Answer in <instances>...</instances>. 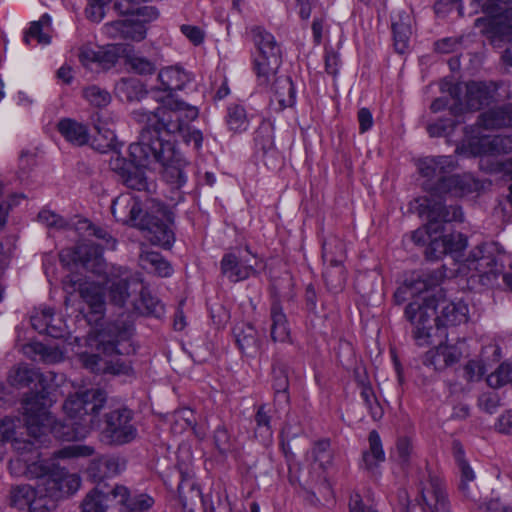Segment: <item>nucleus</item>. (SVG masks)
I'll use <instances>...</instances> for the list:
<instances>
[{
  "label": "nucleus",
  "instance_id": "774afa93",
  "mask_svg": "<svg viewBox=\"0 0 512 512\" xmlns=\"http://www.w3.org/2000/svg\"><path fill=\"white\" fill-rule=\"evenodd\" d=\"M9 207L4 200L2 185L0 184V230L4 228L7 222Z\"/></svg>",
  "mask_w": 512,
  "mask_h": 512
},
{
  "label": "nucleus",
  "instance_id": "0eeeda50",
  "mask_svg": "<svg viewBox=\"0 0 512 512\" xmlns=\"http://www.w3.org/2000/svg\"><path fill=\"white\" fill-rule=\"evenodd\" d=\"M111 209L118 221L146 230L153 244L166 249L173 245V214L154 199L146 198L143 203L137 196L122 194L113 201Z\"/></svg>",
  "mask_w": 512,
  "mask_h": 512
},
{
  "label": "nucleus",
  "instance_id": "4d7b16f0",
  "mask_svg": "<svg viewBox=\"0 0 512 512\" xmlns=\"http://www.w3.org/2000/svg\"><path fill=\"white\" fill-rule=\"evenodd\" d=\"M359 129L361 133H365L373 126L372 113L367 108H361L358 111Z\"/></svg>",
  "mask_w": 512,
  "mask_h": 512
},
{
  "label": "nucleus",
  "instance_id": "c9c22d12",
  "mask_svg": "<svg viewBox=\"0 0 512 512\" xmlns=\"http://www.w3.org/2000/svg\"><path fill=\"white\" fill-rule=\"evenodd\" d=\"M143 85L136 78H122L116 83L114 92L121 101H135L140 99L143 94Z\"/></svg>",
  "mask_w": 512,
  "mask_h": 512
},
{
  "label": "nucleus",
  "instance_id": "052dcab7",
  "mask_svg": "<svg viewBox=\"0 0 512 512\" xmlns=\"http://www.w3.org/2000/svg\"><path fill=\"white\" fill-rule=\"evenodd\" d=\"M457 462L461 472L460 481H469L470 483H473L476 476L470 465L460 456H457Z\"/></svg>",
  "mask_w": 512,
  "mask_h": 512
},
{
  "label": "nucleus",
  "instance_id": "338daca9",
  "mask_svg": "<svg viewBox=\"0 0 512 512\" xmlns=\"http://www.w3.org/2000/svg\"><path fill=\"white\" fill-rule=\"evenodd\" d=\"M452 122L442 125L440 123H432L428 126V132L431 136L447 135L448 130L452 127Z\"/></svg>",
  "mask_w": 512,
  "mask_h": 512
},
{
  "label": "nucleus",
  "instance_id": "864d4df0",
  "mask_svg": "<svg viewBox=\"0 0 512 512\" xmlns=\"http://www.w3.org/2000/svg\"><path fill=\"white\" fill-rule=\"evenodd\" d=\"M182 139L188 143H193L196 149H200L203 143V135L200 130L191 129L188 125L185 127V132H178Z\"/></svg>",
  "mask_w": 512,
  "mask_h": 512
},
{
  "label": "nucleus",
  "instance_id": "423d86ee",
  "mask_svg": "<svg viewBox=\"0 0 512 512\" xmlns=\"http://www.w3.org/2000/svg\"><path fill=\"white\" fill-rule=\"evenodd\" d=\"M415 203L419 215L427 219L428 223L413 232L412 240L419 245L428 244L426 256L429 259L449 255L461 266L466 258L463 252L468 245L467 237L460 232L446 231L441 222L461 221L462 210L457 206L446 208L441 202L427 198L417 199Z\"/></svg>",
  "mask_w": 512,
  "mask_h": 512
},
{
  "label": "nucleus",
  "instance_id": "393cba45",
  "mask_svg": "<svg viewBox=\"0 0 512 512\" xmlns=\"http://www.w3.org/2000/svg\"><path fill=\"white\" fill-rule=\"evenodd\" d=\"M233 334L239 349L247 354L254 355L260 349V340L257 330L249 323H240L234 327Z\"/></svg>",
  "mask_w": 512,
  "mask_h": 512
},
{
  "label": "nucleus",
  "instance_id": "0e129e2a",
  "mask_svg": "<svg viewBox=\"0 0 512 512\" xmlns=\"http://www.w3.org/2000/svg\"><path fill=\"white\" fill-rule=\"evenodd\" d=\"M365 406L374 420H379L382 418L383 409L376 398L370 400L369 402H366Z\"/></svg>",
  "mask_w": 512,
  "mask_h": 512
},
{
  "label": "nucleus",
  "instance_id": "37998d69",
  "mask_svg": "<svg viewBox=\"0 0 512 512\" xmlns=\"http://www.w3.org/2000/svg\"><path fill=\"white\" fill-rule=\"evenodd\" d=\"M101 465H104L106 467V471L104 473L107 475L117 474L122 469V466L118 458L99 457L92 462V465L89 468V471L93 477H97L98 474L101 473Z\"/></svg>",
  "mask_w": 512,
  "mask_h": 512
},
{
  "label": "nucleus",
  "instance_id": "1a4fd4ad",
  "mask_svg": "<svg viewBox=\"0 0 512 512\" xmlns=\"http://www.w3.org/2000/svg\"><path fill=\"white\" fill-rule=\"evenodd\" d=\"M173 147L169 140L158 137L149 127L142 125L139 141L129 146V165L155 169L164 167L163 176L167 182L181 187L186 183V175L180 166L172 161Z\"/></svg>",
  "mask_w": 512,
  "mask_h": 512
},
{
  "label": "nucleus",
  "instance_id": "473e14b6",
  "mask_svg": "<svg viewBox=\"0 0 512 512\" xmlns=\"http://www.w3.org/2000/svg\"><path fill=\"white\" fill-rule=\"evenodd\" d=\"M140 265L143 269L161 277H168L173 272L171 265L159 253L154 251L143 252L140 256Z\"/></svg>",
  "mask_w": 512,
  "mask_h": 512
},
{
  "label": "nucleus",
  "instance_id": "13d9d810",
  "mask_svg": "<svg viewBox=\"0 0 512 512\" xmlns=\"http://www.w3.org/2000/svg\"><path fill=\"white\" fill-rule=\"evenodd\" d=\"M484 372V366L478 361H469L465 366V373L469 380L479 379Z\"/></svg>",
  "mask_w": 512,
  "mask_h": 512
},
{
  "label": "nucleus",
  "instance_id": "39448f33",
  "mask_svg": "<svg viewBox=\"0 0 512 512\" xmlns=\"http://www.w3.org/2000/svg\"><path fill=\"white\" fill-rule=\"evenodd\" d=\"M512 127V104L497 106L482 113L475 127L466 132L462 144L456 148L460 155L480 157V168L487 172H504L512 178V159L502 162V153L512 151V137L490 135L488 131Z\"/></svg>",
  "mask_w": 512,
  "mask_h": 512
},
{
  "label": "nucleus",
  "instance_id": "09e8293b",
  "mask_svg": "<svg viewBox=\"0 0 512 512\" xmlns=\"http://www.w3.org/2000/svg\"><path fill=\"white\" fill-rule=\"evenodd\" d=\"M329 446V442L324 440L317 443L312 449V457L314 461L319 464L320 468H325V466L330 463L331 456Z\"/></svg>",
  "mask_w": 512,
  "mask_h": 512
},
{
  "label": "nucleus",
  "instance_id": "b1692460",
  "mask_svg": "<svg viewBox=\"0 0 512 512\" xmlns=\"http://www.w3.org/2000/svg\"><path fill=\"white\" fill-rule=\"evenodd\" d=\"M50 321H53V310L48 307L37 308L31 315V324L39 333H46L54 338L65 337L68 333L65 321H59V326L49 328Z\"/></svg>",
  "mask_w": 512,
  "mask_h": 512
},
{
  "label": "nucleus",
  "instance_id": "2eb2a0df",
  "mask_svg": "<svg viewBox=\"0 0 512 512\" xmlns=\"http://www.w3.org/2000/svg\"><path fill=\"white\" fill-rule=\"evenodd\" d=\"M102 438L109 444L122 445L133 441L137 429L132 423V412L128 409L115 410L106 417Z\"/></svg>",
  "mask_w": 512,
  "mask_h": 512
},
{
  "label": "nucleus",
  "instance_id": "7c9ffc66",
  "mask_svg": "<svg viewBox=\"0 0 512 512\" xmlns=\"http://www.w3.org/2000/svg\"><path fill=\"white\" fill-rule=\"evenodd\" d=\"M271 331L270 335L274 342H287L290 339V329L286 315L282 308L274 303L271 307Z\"/></svg>",
  "mask_w": 512,
  "mask_h": 512
},
{
  "label": "nucleus",
  "instance_id": "ddd939ff",
  "mask_svg": "<svg viewBox=\"0 0 512 512\" xmlns=\"http://www.w3.org/2000/svg\"><path fill=\"white\" fill-rule=\"evenodd\" d=\"M254 42L258 53L254 60V67L261 84H267L276 74L280 65V49L274 36L264 30H257Z\"/></svg>",
  "mask_w": 512,
  "mask_h": 512
},
{
  "label": "nucleus",
  "instance_id": "f3484780",
  "mask_svg": "<svg viewBox=\"0 0 512 512\" xmlns=\"http://www.w3.org/2000/svg\"><path fill=\"white\" fill-rule=\"evenodd\" d=\"M468 354L469 349L465 339H460L455 343L445 342L431 348L426 352L423 363L437 371H442L458 363Z\"/></svg>",
  "mask_w": 512,
  "mask_h": 512
},
{
  "label": "nucleus",
  "instance_id": "dca6fc26",
  "mask_svg": "<svg viewBox=\"0 0 512 512\" xmlns=\"http://www.w3.org/2000/svg\"><path fill=\"white\" fill-rule=\"evenodd\" d=\"M418 490V506L410 507L408 512H450L445 490L438 478L427 477L420 482Z\"/></svg>",
  "mask_w": 512,
  "mask_h": 512
},
{
  "label": "nucleus",
  "instance_id": "f03ea898",
  "mask_svg": "<svg viewBox=\"0 0 512 512\" xmlns=\"http://www.w3.org/2000/svg\"><path fill=\"white\" fill-rule=\"evenodd\" d=\"M91 325H94L92 323ZM131 335L130 326L122 328L109 323L99 329L98 325L91 330L85 339L86 350H81L82 344L78 337L65 341L60 348L58 345H45L40 342H33L27 346L26 353H33L35 360L45 363H59L65 359V355L71 351L75 353L83 365L93 372L111 373L115 375L127 374L130 366L124 363L118 356L108 360L106 357L118 354L117 345L127 340Z\"/></svg>",
  "mask_w": 512,
  "mask_h": 512
},
{
  "label": "nucleus",
  "instance_id": "4c0bfd02",
  "mask_svg": "<svg viewBox=\"0 0 512 512\" xmlns=\"http://www.w3.org/2000/svg\"><path fill=\"white\" fill-rule=\"evenodd\" d=\"M128 44H111L100 47V68L110 69L119 59H125V54L128 52Z\"/></svg>",
  "mask_w": 512,
  "mask_h": 512
},
{
  "label": "nucleus",
  "instance_id": "7ed1b4c3",
  "mask_svg": "<svg viewBox=\"0 0 512 512\" xmlns=\"http://www.w3.org/2000/svg\"><path fill=\"white\" fill-rule=\"evenodd\" d=\"M422 278L420 273H413L394 293V299L398 304L403 303L409 297H417L405 309V316L413 325V335L419 346L432 343L434 331H440L441 327L457 326L468 321V306L462 301L452 302L435 299L427 294L432 285Z\"/></svg>",
  "mask_w": 512,
  "mask_h": 512
},
{
  "label": "nucleus",
  "instance_id": "72a5a7b5",
  "mask_svg": "<svg viewBox=\"0 0 512 512\" xmlns=\"http://www.w3.org/2000/svg\"><path fill=\"white\" fill-rule=\"evenodd\" d=\"M274 98L281 108L292 107L296 103V90L289 77L277 78L274 85Z\"/></svg>",
  "mask_w": 512,
  "mask_h": 512
},
{
  "label": "nucleus",
  "instance_id": "20e7f679",
  "mask_svg": "<svg viewBox=\"0 0 512 512\" xmlns=\"http://www.w3.org/2000/svg\"><path fill=\"white\" fill-rule=\"evenodd\" d=\"M106 286L110 301L118 306H124L131 297V292L140 290V297L132 301V306L140 314L160 317L164 313L163 304L148 291L142 289V284L136 279H130L127 270H118L103 280L82 279L78 275H68L63 281V289L67 294L78 291L87 305L85 317L89 324L99 325L105 313L104 288Z\"/></svg>",
  "mask_w": 512,
  "mask_h": 512
},
{
  "label": "nucleus",
  "instance_id": "4be33fe9",
  "mask_svg": "<svg viewBox=\"0 0 512 512\" xmlns=\"http://www.w3.org/2000/svg\"><path fill=\"white\" fill-rule=\"evenodd\" d=\"M456 163L452 156L426 157L417 163L419 173L428 180L437 179L454 170Z\"/></svg>",
  "mask_w": 512,
  "mask_h": 512
},
{
  "label": "nucleus",
  "instance_id": "58836bf2",
  "mask_svg": "<svg viewBox=\"0 0 512 512\" xmlns=\"http://www.w3.org/2000/svg\"><path fill=\"white\" fill-rule=\"evenodd\" d=\"M226 123L230 131L242 133L249 128L250 119L242 106L232 105L228 108Z\"/></svg>",
  "mask_w": 512,
  "mask_h": 512
},
{
  "label": "nucleus",
  "instance_id": "e2e57ef3",
  "mask_svg": "<svg viewBox=\"0 0 512 512\" xmlns=\"http://www.w3.org/2000/svg\"><path fill=\"white\" fill-rule=\"evenodd\" d=\"M215 444L219 450L225 451L228 448L229 435L224 427H218L214 433Z\"/></svg>",
  "mask_w": 512,
  "mask_h": 512
},
{
  "label": "nucleus",
  "instance_id": "bb28decb",
  "mask_svg": "<svg viewBox=\"0 0 512 512\" xmlns=\"http://www.w3.org/2000/svg\"><path fill=\"white\" fill-rule=\"evenodd\" d=\"M60 134L70 143L82 146L89 141V130L86 125L72 119H63L58 123Z\"/></svg>",
  "mask_w": 512,
  "mask_h": 512
},
{
  "label": "nucleus",
  "instance_id": "412c9836",
  "mask_svg": "<svg viewBox=\"0 0 512 512\" xmlns=\"http://www.w3.org/2000/svg\"><path fill=\"white\" fill-rule=\"evenodd\" d=\"M444 174L436 186V194L462 197L476 188L477 183L470 174L451 175Z\"/></svg>",
  "mask_w": 512,
  "mask_h": 512
},
{
  "label": "nucleus",
  "instance_id": "4468645a",
  "mask_svg": "<svg viewBox=\"0 0 512 512\" xmlns=\"http://www.w3.org/2000/svg\"><path fill=\"white\" fill-rule=\"evenodd\" d=\"M262 261L248 249L226 254L221 260L222 274L232 282H239L262 269Z\"/></svg>",
  "mask_w": 512,
  "mask_h": 512
},
{
  "label": "nucleus",
  "instance_id": "69168bd1",
  "mask_svg": "<svg viewBox=\"0 0 512 512\" xmlns=\"http://www.w3.org/2000/svg\"><path fill=\"white\" fill-rule=\"evenodd\" d=\"M325 67L329 74H337L339 67V57L334 53H328L325 57Z\"/></svg>",
  "mask_w": 512,
  "mask_h": 512
},
{
  "label": "nucleus",
  "instance_id": "5fc2aeb1",
  "mask_svg": "<svg viewBox=\"0 0 512 512\" xmlns=\"http://www.w3.org/2000/svg\"><path fill=\"white\" fill-rule=\"evenodd\" d=\"M176 424H179L181 429L192 427L195 419L193 411L189 408H183L176 411L173 415Z\"/></svg>",
  "mask_w": 512,
  "mask_h": 512
},
{
  "label": "nucleus",
  "instance_id": "9d476101",
  "mask_svg": "<svg viewBox=\"0 0 512 512\" xmlns=\"http://www.w3.org/2000/svg\"><path fill=\"white\" fill-rule=\"evenodd\" d=\"M486 14L478 18L475 26L493 42L507 41L509 46L502 55L503 61L512 66V0H473Z\"/></svg>",
  "mask_w": 512,
  "mask_h": 512
},
{
  "label": "nucleus",
  "instance_id": "e433bc0d",
  "mask_svg": "<svg viewBox=\"0 0 512 512\" xmlns=\"http://www.w3.org/2000/svg\"><path fill=\"white\" fill-rule=\"evenodd\" d=\"M129 51L125 54L124 63L137 74H152L155 71V65L146 57L140 55L133 46L128 44Z\"/></svg>",
  "mask_w": 512,
  "mask_h": 512
},
{
  "label": "nucleus",
  "instance_id": "6e6d98bb",
  "mask_svg": "<svg viewBox=\"0 0 512 512\" xmlns=\"http://www.w3.org/2000/svg\"><path fill=\"white\" fill-rule=\"evenodd\" d=\"M350 512H377L369 501L364 500L359 494H355L350 499Z\"/></svg>",
  "mask_w": 512,
  "mask_h": 512
},
{
  "label": "nucleus",
  "instance_id": "9b49d317",
  "mask_svg": "<svg viewBox=\"0 0 512 512\" xmlns=\"http://www.w3.org/2000/svg\"><path fill=\"white\" fill-rule=\"evenodd\" d=\"M198 109L182 101H172L169 105L157 107L155 111L140 108L133 112L140 125H146L158 137L162 134L185 132V127L198 117Z\"/></svg>",
  "mask_w": 512,
  "mask_h": 512
},
{
  "label": "nucleus",
  "instance_id": "a878e982",
  "mask_svg": "<svg viewBox=\"0 0 512 512\" xmlns=\"http://www.w3.org/2000/svg\"><path fill=\"white\" fill-rule=\"evenodd\" d=\"M51 31L52 19L50 15L44 14L38 21L31 23L24 40L27 44L48 45L51 42Z\"/></svg>",
  "mask_w": 512,
  "mask_h": 512
},
{
  "label": "nucleus",
  "instance_id": "3c124183",
  "mask_svg": "<svg viewBox=\"0 0 512 512\" xmlns=\"http://www.w3.org/2000/svg\"><path fill=\"white\" fill-rule=\"evenodd\" d=\"M257 432L264 437L266 441H269L272 436L270 429V418L266 414L264 407H260L256 414Z\"/></svg>",
  "mask_w": 512,
  "mask_h": 512
},
{
  "label": "nucleus",
  "instance_id": "c03bdc74",
  "mask_svg": "<svg viewBox=\"0 0 512 512\" xmlns=\"http://www.w3.org/2000/svg\"><path fill=\"white\" fill-rule=\"evenodd\" d=\"M413 446L408 438H400L392 453L393 459L401 466L409 464L413 458Z\"/></svg>",
  "mask_w": 512,
  "mask_h": 512
},
{
  "label": "nucleus",
  "instance_id": "c85d7f7f",
  "mask_svg": "<svg viewBox=\"0 0 512 512\" xmlns=\"http://www.w3.org/2000/svg\"><path fill=\"white\" fill-rule=\"evenodd\" d=\"M161 89L164 91L181 90L187 82L189 75L180 67L172 66L162 69L158 74Z\"/></svg>",
  "mask_w": 512,
  "mask_h": 512
},
{
  "label": "nucleus",
  "instance_id": "6ab92c4d",
  "mask_svg": "<svg viewBox=\"0 0 512 512\" xmlns=\"http://www.w3.org/2000/svg\"><path fill=\"white\" fill-rule=\"evenodd\" d=\"M117 116L113 113H97L93 119L96 136L93 140V147L105 153L107 151H115L121 145L115 133Z\"/></svg>",
  "mask_w": 512,
  "mask_h": 512
},
{
  "label": "nucleus",
  "instance_id": "8fccbe9b",
  "mask_svg": "<svg viewBox=\"0 0 512 512\" xmlns=\"http://www.w3.org/2000/svg\"><path fill=\"white\" fill-rule=\"evenodd\" d=\"M111 0H89L86 8L87 17L94 22H99L105 15V6Z\"/></svg>",
  "mask_w": 512,
  "mask_h": 512
},
{
  "label": "nucleus",
  "instance_id": "79ce46f5",
  "mask_svg": "<svg viewBox=\"0 0 512 512\" xmlns=\"http://www.w3.org/2000/svg\"><path fill=\"white\" fill-rule=\"evenodd\" d=\"M509 382H512V362L502 363L487 377V383L492 388H499Z\"/></svg>",
  "mask_w": 512,
  "mask_h": 512
},
{
  "label": "nucleus",
  "instance_id": "bf43d9fd",
  "mask_svg": "<svg viewBox=\"0 0 512 512\" xmlns=\"http://www.w3.org/2000/svg\"><path fill=\"white\" fill-rule=\"evenodd\" d=\"M109 165L110 168L113 171L119 173L122 178L127 174V171L129 170V162L127 163V161L121 158L118 154H115L111 157Z\"/></svg>",
  "mask_w": 512,
  "mask_h": 512
},
{
  "label": "nucleus",
  "instance_id": "5701e85b",
  "mask_svg": "<svg viewBox=\"0 0 512 512\" xmlns=\"http://www.w3.org/2000/svg\"><path fill=\"white\" fill-rule=\"evenodd\" d=\"M112 495L116 503L124 508V512H145L154 503L153 498L146 494L130 497L128 489L122 485L112 488Z\"/></svg>",
  "mask_w": 512,
  "mask_h": 512
},
{
  "label": "nucleus",
  "instance_id": "f257e3e1",
  "mask_svg": "<svg viewBox=\"0 0 512 512\" xmlns=\"http://www.w3.org/2000/svg\"><path fill=\"white\" fill-rule=\"evenodd\" d=\"M51 402L43 393L25 398V427L20 425L18 419L5 418L0 420V434L4 440H12V447L18 454L9 463L11 474L37 479L35 489L39 495L58 501L75 494L81 486V478L55 460L91 456L93 447L69 445L58 450L52 459L44 460L35 443L19 438L23 434L20 430H26L41 445L50 442V435L65 441L84 439L98 425L97 416L105 405L106 395L99 389L79 390L70 395L63 404L66 415L64 423L56 422L48 412Z\"/></svg>",
  "mask_w": 512,
  "mask_h": 512
},
{
  "label": "nucleus",
  "instance_id": "c756f323",
  "mask_svg": "<svg viewBox=\"0 0 512 512\" xmlns=\"http://www.w3.org/2000/svg\"><path fill=\"white\" fill-rule=\"evenodd\" d=\"M369 449L363 453L364 467L373 472L377 467L385 461V452L379 434L371 431L369 434Z\"/></svg>",
  "mask_w": 512,
  "mask_h": 512
},
{
  "label": "nucleus",
  "instance_id": "cd10ccee",
  "mask_svg": "<svg viewBox=\"0 0 512 512\" xmlns=\"http://www.w3.org/2000/svg\"><path fill=\"white\" fill-rule=\"evenodd\" d=\"M111 505H118L113 498L112 489L103 491L96 488L86 495L81 507L83 512H104Z\"/></svg>",
  "mask_w": 512,
  "mask_h": 512
},
{
  "label": "nucleus",
  "instance_id": "aec40b11",
  "mask_svg": "<svg viewBox=\"0 0 512 512\" xmlns=\"http://www.w3.org/2000/svg\"><path fill=\"white\" fill-rule=\"evenodd\" d=\"M12 504L18 509L28 508L29 512H51L49 503L55 502L44 495H39L38 491L30 485H20L13 489L11 496Z\"/></svg>",
  "mask_w": 512,
  "mask_h": 512
},
{
  "label": "nucleus",
  "instance_id": "f8f14e48",
  "mask_svg": "<svg viewBox=\"0 0 512 512\" xmlns=\"http://www.w3.org/2000/svg\"><path fill=\"white\" fill-rule=\"evenodd\" d=\"M507 261L508 256L498 243L485 242L471 248L459 271L471 272V276H478L484 285H492L503 274Z\"/></svg>",
  "mask_w": 512,
  "mask_h": 512
},
{
  "label": "nucleus",
  "instance_id": "a211bd4d",
  "mask_svg": "<svg viewBox=\"0 0 512 512\" xmlns=\"http://www.w3.org/2000/svg\"><path fill=\"white\" fill-rule=\"evenodd\" d=\"M465 96L463 99L459 98V92L462 90V85H456L450 90L453 98L459 100V107L455 106L453 111L463 110H477L484 104H487L493 97L495 92L494 84H486L482 82H470L464 84Z\"/></svg>",
  "mask_w": 512,
  "mask_h": 512
},
{
  "label": "nucleus",
  "instance_id": "6e6552de",
  "mask_svg": "<svg viewBox=\"0 0 512 512\" xmlns=\"http://www.w3.org/2000/svg\"><path fill=\"white\" fill-rule=\"evenodd\" d=\"M39 221L49 228L57 230L74 229L75 233L82 236V242L75 249L66 248L60 253V260L64 266H82L91 271H100L103 265V245L94 242L91 237L105 241L106 246L114 247V242L108 233L93 226L88 220L75 218L67 222L61 216L51 210L44 209L38 214Z\"/></svg>",
  "mask_w": 512,
  "mask_h": 512
},
{
  "label": "nucleus",
  "instance_id": "de8ad7c7",
  "mask_svg": "<svg viewBox=\"0 0 512 512\" xmlns=\"http://www.w3.org/2000/svg\"><path fill=\"white\" fill-rule=\"evenodd\" d=\"M274 382L273 388L275 390V398L278 402H287L288 395V378L285 372L282 369H274Z\"/></svg>",
  "mask_w": 512,
  "mask_h": 512
},
{
  "label": "nucleus",
  "instance_id": "a19ab883",
  "mask_svg": "<svg viewBox=\"0 0 512 512\" xmlns=\"http://www.w3.org/2000/svg\"><path fill=\"white\" fill-rule=\"evenodd\" d=\"M394 46L398 53H404L408 47L411 29L408 23L395 22L392 23Z\"/></svg>",
  "mask_w": 512,
  "mask_h": 512
},
{
  "label": "nucleus",
  "instance_id": "680f3d73",
  "mask_svg": "<svg viewBox=\"0 0 512 512\" xmlns=\"http://www.w3.org/2000/svg\"><path fill=\"white\" fill-rule=\"evenodd\" d=\"M483 512H512V508L500 501V499H491L483 507Z\"/></svg>",
  "mask_w": 512,
  "mask_h": 512
},
{
  "label": "nucleus",
  "instance_id": "a18cd8bd",
  "mask_svg": "<svg viewBox=\"0 0 512 512\" xmlns=\"http://www.w3.org/2000/svg\"><path fill=\"white\" fill-rule=\"evenodd\" d=\"M35 377H37L35 371L26 366H18L10 372L8 381L12 386L24 387L33 381Z\"/></svg>",
  "mask_w": 512,
  "mask_h": 512
},
{
  "label": "nucleus",
  "instance_id": "ea45409f",
  "mask_svg": "<svg viewBox=\"0 0 512 512\" xmlns=\"http://www.w3.org/2000/svg\"><path fill=\"white\" fill-rule=\"evenodd\" d=\"M82 95L84 99L92 106L104 108L111 102L110 93L96 85H91L83 89Z\"/></svg>",
  "mask_w": 512,
  "mask_h": 512
},
{
  "label": "nucleus",
  "instance_id": "49530a36",
  "mask_svg": "<svg viewBox=\"0 0 512 512\" xmlns=\"http://www.w3.org/2000/svg\"><path fill=\"white\" fill-rule=\"evenodd\" d=\"M79 60L88 69L100 68V47L93 45L83 46L79 53Z\"/></svg>",
  "mask_w": 512,
  "mask_h": 512
},
{
  "label": "nucleus",
  "instance_id": "2f4dec72",
  "mask_svg": "<svg viewBox=\"0 0 512 512\" xmlns=\"http://www.w3.org/2000/svg\"><path fill=\"white\" fill-rule=\"evenodd\" d=\"M151 169H147L150 171ZM123 181L127 187L138 191L151 193L155 189V184L146 175L145 167L130 166L127 174L123 177Z\"/></svg>",
  "mask_w": 512,
  "mask_h": 512
},
{
  "label": "nucleus",
  "instance_id": "603ef678",
  "mask_svg": "<svg viewBox=\"0 0 512 512\" xmlns=\"http://www.w3.org/2000/svg\"><path fill=\"white\" fill-rule=\"evenodd\" d=\"M182 34L194 45H199L204 40V32L194 25H182L180 27Z\"/></svg>",
  "mask_w": 512,
  "mask_h": 512
},
{
  "label": "nucleus",
  "instance_id": "f704fd0d",
  "mask_svg": "<svg viewBox=\"0 0 512 512\" xmlns=\"http://www.w3.org/2000/svg\"><path fill=\"white\" fill-rule=\"evenodd\" d=\"M178 494L181 504L188 512H193V504L201 498V491L196 482L189 475L183 476L178 485Z\"/></svg>",
  "mask_w": 512,
  "mask_h": 512
}]
</instances>
